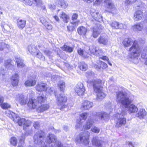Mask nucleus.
I'll return each instance as SVG.
<instances>
[{"instance_id":"nucleus-30","label":"nucleus","mask_w":147,"mask_h":147,"mask_svg":"<svg viewBox=\"0 0 147 147\" xmlns=\"http://www.w3.org/2000/svg\"><path fill=\"white\" fill-rule=\"evenodd\" d=\"M28 50L31 54L35 55V54L38 51L35 46L33 45H30L28 46Z\"/></svg>"},{"instance_id":"nucleus-24","label":"nucleus","mask_w":147,"mask_h":147,"mask_svg":"<svg viewBox=\"0 0 147 147\" xmlns=\"http://www.w3.org/2000/svg\"><path fill=\"white\" fill-rule=\"evenodd\" d=\"M19 77L18 73H15L13 74L11 77L12 84L14 86L18 85L19 81Z\"/></svg>"},{"instance_id":"nucleus-49","label":"nucleus","mask_w":147,"mask_h":147,"mask_svg":"<svg viewBox=\"0 0 147 147\" xmlns=\"http://www.w3.org/2000/svg\"><path fill=\"white\" fill-rule=\"evenodd\" d=\"M35 54H36L37 57L41 60L42 61H45V57L41 53H38V52H37Z\"/></svg>"},{"instance_id":"nucleus-7","label":"nucleus","mask_w":147,"mask_h":147,"mask_svg":"<svg viewBox=\"0 0 147 147\" xmlns=\"http://www.w3.org/2000/svg\"><path fill=\"white\" fill-rule=\"evenodd\" d=\"M105 2L106 4V9L105 12H108L113 14L116 13L117 12V9L112 3L110 0H105Z\"/></svg>"},{"instance_id":"nucleus-38","label":"nucleus","mask_w":147,"mask_h":147,"mask_svg":"<svg viewBox=\"0 0 147 147\" xmlns=\"http://www.w3.org/2000/svg\"><path fill=\"white\" fill-rule=\"evenodd\" d=\"M86 77L88 79L94 78L96 77V75L94 73L91 71L87 72L86 74Z\"/></svg>"},{"instance_id":"nucleus-41","label":"nucleus","mask_w":147,"mask_h":147,"mask_svg":"<svg viewBox=\"0 0 147 147\" xmlns=\"http://www.w3.org/2000/svg\"><path fill=\"white\" fill-rule=\"evenodd\" d=\"M51 147H64L61 143L59 141L55 140V141L52 143L51 145Z\"/></svg>"},{"instance_id":"nucleus-42","label":"nucleus","mask_w":147,"mask_h":147,"mask_svg":"<svg viewBox=\"0 0 147 147\" xmlns=\"http://www.w3.org/2000/svg\"><path fill=\"white\" fill-rule=\"evenodd\" d=\"M62 49L63 51L69 53L72 52L73 50V48L68 46L66 45H64L63 47H62Z\"/></svg>"},{"instance_id":"nucleus-31","label":"nucleus","mask_w":147,"mask_h":147,"mask_svg":"<svg viewBox=\"0 0 147 147\" xmlns=\"http://www.w3.org/2000/svg\"><path fill=\"white\" fill-rule=\"evenodd\" d=\"M36 100L35 99H30L28 104V107L30 109H35L37 105Z\"/></svg>"},{"instance_id":"nucleus-2","label":"nucleus","mask_w":147,"mask_h":147,"mask_svg":"<svg viewBox=\"0 0 147 147\" xmlns=\"http://www.w3.org/2000/svg\"><path fill=\"white\" fill-rule=\"evenodd\" d=\"M123 44L126 47H128L132 44L129 49L130 52L129 56L130 58L136 60V62H134L135 63H138V58L140 55V51L137 41H133L130 38H125L123 41Z\"/></svg>"},{"instance_id":"nucleus-60","label":"nucleus","mask_w":147,"mask_h":147,"mask_svg":"<svg viewBox=\"0 0 147 147\" xmlns=\"http://www.w3.org/2000/svg\"><path fill=\"white\" fill-rule=\"evenodd\" d=\"M44 76L46 78L49 79L51 77V74L50 73H46L44 74Z\"/></svg>"},{"instance_id":"nucleus-47","label":"nucleus","mask_w":147,"mask_h":147,"mask_svg":"<svg viewBox=\"0 0 147 147\" xmlns=\"http://www.w3.org/2000/svg\"><path fill=\"white\" fill-rule=\"evenodd\" d=\"M68 5V4L66 1L63 0H61L59 6H61L62 8L65 9L67 7Z\"/></svg>"},{"instance_id":"nucleus-57","label":"nucleus","mask_w":147,"mask_h":147,"mask_svg":"<svg viewBox=\"0 0 147 147\" xmlns=\"http://www.w3.org/2000/svg\"><path fill=\"white\" fill-rule=\"evenodd\" d=\"M31 122L30 121L27 120L26 121L25 119V122H24V125L26 127H28L31 124Z\"/></svg>"},{"instance_id":"nucleus-51","label":"nucleus","mask_w":147,"mask_h":147,"mask_svg":"<svg viewBox=\"0 0 147 147\" xmlns=\"http://www.w3.org/2000/svg\"><path fill=\"white\" fill-rule=\"evenodd\" d=\"M1 108L3 109H5L9 108L10 107V105L6 103H3L0 104Z\"/></svg>"},{"instance_id":"nucleus-61","label":"nucleus","mask_w":147,"mask_h":147,"mask_svg":"<svg viewBox=\"0 0 147 147\" xmlns=\"http://www.w3.org/2000/svg\"><path fill=\"white\" fill-rule=\"evenodd\" d=\"M33 126L36 129H38L39 127V123L38 122H35L33 124Z\"/></svg>"},{"instance_id":"nucleus-46","label":"nucleus","mask_w":147,"mask_h":147,"mask_svg":"<svg viewBox=\"0 0 147 147\" xmlns=\"http://www.w3.org/2000/svg\"><path fill=\"white\" fill-rule=\"evenodd\" d=\"M46 97L44 96H40L38 97L37 100L38 103H41L45 102L46 100Z\"/></svg>"},{"instance_id":"nucleus-14","label":"nucleus","mask_w":147,"mask_h":147,"mask_svg":"<svg viewBox=\"0 0 147 147\" xmlns=\"http://www.w3.org/2000/svg\"><path fill=\"white\" fill-rule=\"evenodd\" d=\"M75 91L79 96L83 95L85 91L83 84L82 83H78L77 85Z\"/></svg>"},{"instance_id":"nucleus-35","label":"nucleus","mask_w":147,"mask_h":147,"mask_svg":"<svg viewBox=\"0 0 147 147\" xmlns=\"http://www.w3.org/2000/svg\"><path fill=\"white\" fill-rule=\"evenodd\" d=\"M87 31V28L83 26H81L78 28V33L81 35H85Z\"/></svg>"},{"instance_id":"nucleus-9","label":"nucleus","mask_w":147,"mask_h":147,"mask_svg":"<svg viewBox=\"0 0 147 147\" xmlns=\"http://www.w3.org/2000/svg\"><path fill=\"white\" fill-rule=\"evenodd\" d=\"M89 50L91 53L97 56L102 55L103 53L102 49L96 47L94 46H90Z\"/></svg>"},{"instance_id":"nucleus-28","label":"nucleus","mask_w":147,"mask_h":147,"mask_svg":"<svg viewBox=\"0 0 147 147\" xmlns=\"http://www.w3.org/2000/svg\"><path fill=\"white\" fill-rule=\"evenodd\" d=\"M26 21L21 19H18L17 20V26L20 29H22L25 26Z\"/></svg>"},{"instance_id":"nucleus-50","label":"nucleus","mask_w":147,"mask_h":147,"mask_svg":"<svg viewBox=\"0 0 147 147\" xmlns=\"http://www.w3.org/2000/svg\"><path fill=\"white\" fill-rule=\"evenodd\" d=\"M33 0H22V2L26 5L31 6L33 4Z\"/></svg>"},{"instance_id":"nucleus-36","label":"nucleus","mask_w":147,"mask_h":147,"mask_svg":"<svg viewBox=\"0 0 147 147\" xmlns=\"http://www.w3.org/2000/svg\"><path fill=\"white\" fill-rule=\"evenodd\" d=\"M93 123L94 122L91 119H88L86 125L84 126V129H90L91 127L92 126Z\"/></svg>"},{"instance_id":"nucleus-8","label":"nucleus","mask_w":147,"mask_h":147,"mask_svg":"<svg viewBox=\"0 0 147 147\" xmlns=\"http://www.w3.org/2000/svg\"><path fill=\"white\" fill-rule=\"evenodd\" d=\"M125 114V113L123 112L120 114L117 113L116 115V117L117 119L116 123V126L120 127L125 124L126 123V118L124 117Z\"/></svg>"},{"instance_id":"nucleus-59","label":"nucleus","mask_w":147,"mask_h":147,"mask_svg":"<svg viewBox=\"0 0 147 147\" xmlns=\"http://www.w3.org/2000/svg\"><path fill=\"white\" fill-rule=\"evenodd\" d=\"M34 1L38 6L41 5L42 4L41 0H34Z\"/></svg>"},{"instance_id":"nucleus-44","label":"nucleus","mask_w":147,"mask_h":147,"mask_svg":"<svg viewBox=\"0 0 147 147\" xmlns=\"http://www.w3.org/2000/svg\"><path fill=\"white\" fill-rule=\"evenodd\" d=\"M79 67L80 69L83 71H85L88 69L87 65L84 62H82L80 63Z\"/></svg>"},{"instance_id":"nucleus-18","label":"nucleus","mask_w":147,"mask_h":147,"mask_svg":"<svg viewBox=\"0 0 147 147\" xmlns=\"http://www.w3.org/2000/svg\"><path fill=\"white\" fill-rule=\"evenodd\" d=\"M93 103L87 100H85L82 103V107L84 109L87 110L92 107Z\"/></svg>"},{"instance_id":"nucleus-21","label":"nucleus","mask_w":147,"mask_h":147,"mask_svg":"<svg viewBox=\"0 0 147 147\" xmlns=\"http://www.w3.org/2000/svg\"><path fill=\"white\" fill-rule=\"evenodd\" d=\"M132 28L135 31H142L144 28V25L141 22L137 23L132 26Z\"/></svg>"},{"instance_id":"nucleus-26","label":"nucleus","mask_w":147,"mask_h":147,"mask_svg":"<svg viewBox=\"0 0 147 147\" xmlns=\"http://www.w3.org/2000/svg\"><path fill=\"white\" fill-rule=\"evenodd\" d=\"M36 84V81L34 79L32 78L27 80L24 83V85L26 87L33 86Z\"/></svg>"},{"instance_id":"nucleus-11","label":"nucleus","mask_w":147,"mask_h":147,"mask_svg":"<svg viewBox=\"0 0 147 147\" xmlns=\"http://www.w3.org/2000/svg\"><path fill=\"white\" fill-rule=\"evenodd\" d=\"M94 10L91 9L90 10V13L92 18L98 22L96 23V24L97 25V24L100 23L102 21V16L98 12H95Z\"/></svg>"},{"instance_id":"nucleus-37","label":"nucleus","mask_w":147,"mask_h":147,"mask_svg":"<svg viewBox=\"0 0 147 147\" xmlns=\"http://www.w3.org/2000/svg\"><path fill=\"white\" fill-rule=\"evenodd\" d=\"M142 58L146 59L145 64L147 65V46L145 47L143 50L142 54Z\"/></svg>"},{"instance_id":"nucleus-17","label":"nucleus","mask_w":147,"mask_h":147,"mask_svg":"<svg viewBox=\"0 0 147 147\" xmlns=\"http://www.w3.org/2000/svg\"><path fill=\"white\" fill-rule=\"evenodd\" d=\"M92 144L98 147H102L104 142L100 140L98 137H94L92 140Z\"/></svg>"},{"instance_id":"nucleus-15","label":"nucleus","mask_w":147,"mask_h":147,"mask_svg":"<svg viewBox=\"0 0 147 147\" xmlns=\"http://www.w3.org/2000/svg\"><path fill=\"white\" fill-rule=\"evenodd\" d=\"M88 115V113L86 112L83 113L80 115V119L77 121V123L76 126V128H79L81 127L82 123L81 122V120H85L87 118Z\"/></svg>"},{"instance_id":"nucleus-32","label":"nucleus","mask_w":147,"mask_h":147,"mask_svg":"<svg viewBox=\"0 0 147 147\" xmlns=\"http://www.w3.org/2000/svg\"><path fill=\"white\" fill-rule=\"evenodd\" d=\"M97 115L101 120H106L109 118V115L105 113L99 112L97 114Z\"/></svg>"},{"instance_id":"nucleus-55","label":"nucleus","mask_w":147,"mask_h":147,"mask_svg":"<svg viewBox=\"0 0 147 147\" xmlns=\"http://www.w3.org/2000/svg\"><path fill=\"white\" fill-rule=\"evenodd\" d=\"M137 0H126L125 3L127 4H131L134 3Z\"/></svg>"},{"instance_id":"nucleus-52","label":"nucleus","mask_w":147,"mask_h":147,"mask_svg":"<svg viewBox=\"0 0 147 147\" xmlns=\"http://www.w3.org/2000/svg\"><path fill=\"white\" fill-rule=\"evenodd\" d=\"M9 46L4 42L0 43V51H3L5 47H8Z\"/></svg>"},{"instance_id":"nucleus-33","label":"nucleus","mask_w":147,"mask_h":147,"mask_svg":"<svg viewBox=\"0 0 147 147\" xmlns=\"http://www.w3.org/2000/svg\"><path fill=\"white\" fill-rule=\"evenodd\" d=\"M6 116L9 117L12 119L13 121H14V119L17 117L18 115L9 110H7L6 112Z\"/></svg>"},{"instance_id":"nucleus-27","label":"nucleus","mask_w":147,"mask_h":147,"mask_svg":"<svg viewBox=\"0 0 147 147\" xmlns=\"http://www.w3.org/2000/svg\"><path fill=\"white\" fill-rule=\"evenodd\" d=\"M146 114V112L144 109H140L138 113L136 114V116L140 119L144 118Z\"/></svg>"},{"instance_id":"nucleus-62","label":"nucleus","mask_w":147,"mask_h":147,"mask_svg":"<svg viewBox=\"0 0 147 147\" xmlns=\"http://www.w3.org/2000/svg\"><path fill=\"white\" fill-rule=\"evenodd\" d=\"M48 6L49 8L51 10L54 9L56 8L55 5L54 4H49Z\"/></svg>"},{"instance_id":"nucleus-63","label":"nucleus","mask_w":147,"mask_h":147,"mask_svg":"<svg viewBox=\"0 0 147 147\" xmlns=\"http://www.w3.org/2000/svg\"><path fill=\"white\" fill-rule=\"evenodd\" d=\"M103 0H96L94 3V5H99L101 3Z\"/></svg>"},{"instance_id":"nucleus-53","label":"nucleus","mask_w":147,"mask_h":147,"mask_svg":"<svg viewBox=\"0 0 147 147\" xmlns=\"http://www.w3.org/2000/svg\"><path fill=\"white\" fill-rule=\"evenodd\" d=\"M91 130L93 132L98 133L100 131V129L98 127L95 126L92 128Z\"/></svg>"},{"instance_id":"nucleus-12","label":"nucleus","mask_w":147,"mask_h":147,"mask_svg":"<svg viewBox=\"0 0 147 147\" xmlns=\"http://www.w3.org/2000/svg\"><path fill=\"white\" fill-rule=\"evenodd\" d=\"M103 28V27L100 23L97 24V25H96L93 28L92 35L93 37L96 38Z\"/></svg>"},{"instance_id":"nucleus-56","label":"nucleus","mask_w":147,"mask_h":147,"mask_svg":"<svg viewBox=\"0 0 147 147\" xmlns=\"http://www.w3.org/2000/svg\"><path fill=\"white\" fill-rule=\"evenodd\" d=\"M40 20L41 23L44 25L46 24V23H47V22L46 19L43 17L40 18Z\"/></svg>"},{"instance_id":"nucleus-20","label":"nucleus","mask_w":147,"mask_h":147,"mask_svg":"<svg viewBox=\"0 0 147 147\" xmlns=\"http://www.w3.org/2000/svg\"><path fill=\"white\" fill-rule=\"evenodd\" d=\"M35 88L38 91L41 92L45 91L47 89V84L42 83H38L37 84Z\"/></svg>"},{"instance_id":"nucleus-13","label":"nucleus","mask_w":147,"mask_h":147,"mask_svg":"<svg viewBox=\"0 0 147 147\" xmlns=\"http://www.w3.org/2000/svg\"><path fill=\"white\" fill-rule=\"evenodd\" d=\"M57 140V138L56 136L52 134H49L47 136V141L48 143H47V144L46 145L45 143V146H41V147H48L49 146V144L53 143Z\"/></svg>"},{"instance_id":"nucleus-19","label":"nucleus","mask_w":147,"mask_h":147,"mask_svg":"<svg viewBox=\"0 0 147 147\" xmlns=\"http://www.w3.org/2000/svg\"><path fill=\"white\" fill-rule=\"evenodd\" d=\"M143 15V13L141 11H136L134 14L133 19L135 21H138L141 20Z\"/></svg>"},{"instance_id":"nucleus-22","label":"nucleus","mask_w":147,"mask_h":147,"mask_svg":"<svg viewBox=\"0 0 147 147\" xmlns=\"http://www.w3.org/2000/svg\"><path fill=\"white\" fill-rule=\"evenodd\" d=\"M98 42L100 44L104 45H107L108 41V37L107 36H101L98 39Z\"/></svg>"},{"instance_id":"nucleus-3","label":"nucleus","mask_w":147,"mask_h":147,"mask_svg":"<svg viewBox=\"0 0 147 147\" xmlns=\"http://www.w3.org/2000/svg\"><path fill=\"white\" fill-rule=\"evenodd\" d=\"M89 83L92 84L94 90L97 93L96 99L98 101L102 100L106 96V94L103 92V87L101 85L102 81L100 80H92L88 81Z\"/></svg>"},{"instance_id":"nucleus-45","label":"nucleus","mask_w":147,"mask_h":147,"mask_svg":"<svg viewBox=\"0 0 147 147\" xmlns=\"http://www.w3.org/2000/svg\"><path fill=\"white\" fill-rule=\"evenodd\" d=\"M79 54L80 55H82L85 58L88 57V54L86 52H84L83 50L81 49H78L77 51Z\"/></svg>"},{"instance_id":"nucleus-54","label":"nucleus","mask_w":147,"mask_h":147,"mask_svg":"<svg viewBox=\"0 0 147 147\" xmlns=\"http://www.w3.org/2000/svg\"><path fill=\"white\" fill-rule=\"evenodd\" d=\"M44 26L47 29L49 30H51L52 28V25L48 22L46 23Z\"/></svg>"},{"instance_id":"nucleus-64","label":"nucleus","mask_w":147,"mask_h":147,"mask_svg":"<svg viewBox=\"0 0 147 147\" xmlns=\"http://www.w3.org/2000/svg\"><path fill=\"white\" fill-rule=\"evenodd\" d=\"M54 3L56 5H58V6H59L60 5V3L61 2V0H54Z\"/></svg>"},{"instance_id":"nucleus-1","label":"nucleus","mask_w":147,"mask_h":147,"mask_svg":"<svg viewBox=\"0 0 147 147\" xmlns=\"http://www.w3.org/2000/svg\"><path fill=\"white\" fill-rule=\"evenodd\" d=\"M117 102L121 103L125 108L128 109V112L130 113H135L138 110L137 107L133 104L129 105L132 101V100L130 98L127 94L125 92L118 91L116 92Z\"/></svg>"},{"instance_id":"nucleus-43","label":"nucleus","mask_w":147,"mask_h":147,"mask_svg":"<svg viewBox=\"0 0 147 147\" xmlns=\"http://www.w3.org/2000/svg\"><path fill=\"white\" fill-rule=\"evenodd\" d=\"M11 60L10 59H8L5 62V66L7 68L10 69L13 67V65L11 63Z\"/></svg>"},{"instance_id":"nucleus-23","label":"nucleus","mask_w":147,"mask_h":147,"mask_svg":"<svg viewBox=\"0 0 147 147\" xmlns=\"http://www.w3.org/2000/svg\"><path fill=\"white\" fill-rule=\"evenodd\" d=\"M98 64L94 65V67L97 69H105L107 67V65L106 63L101 61H99Z\"/></svg>"},{"instance_id":"nucleus-16","label":"nucleus","mask_w":147,"mask_h":147,"mask_svg":"<svg viewBox=\"0 0 147 147\" xmlns=\"http://www.w3.org/2000/svg\"><path fill=\"white\" fill-rule=\"evenodd\" d=\"M16 100L21 105H23L26 103L28 101V99L26 96L22 94H20L17 96Z\"/></svg>"},{"instance_id":"nucleus-4","label":"nucleus","mask_w":147,"mask_h":147,"mask_svg":"<svg viewBox=\"0 0 147 147\" xmlns=\"http://www.w3.org/2000/svg\"><path fill=\"white\" fill-rule=\"evenodd\" d=\"M57 100V103L59 108L61 110H63L65 108L67 107L65 103L67 101V98L63 94H59L57 97L55 96Z\"/></svg>"},{"instance_id":"nucleus-40","label":"nucleus","mask_w":147,"mask_h":147,"mask_svg":"<svg viewBox=\"0 0 147 147\" xmlns=\"http://www.w3.org/2000/svg\"><path fill=\"white\" fill-rule=\"evenodd\" d=\"M58 86L60 90L63 91L65 87V82L62 80L59 81L58 84Z\"/></svg>"},{"instance_id":"nucleus-6","label":"nucleus","mask_w":147,"mask_h":147,"mask_svg":"<svg viewBox=\"0 0 147 147\" xmlns=\"http://www.w3.org/2000/svg\"><path fill=\"white\" fill-rule=\"evenodd\" d=\"M45 138L44 132L41 130L38 131L36 133L34 136V143L39 145L42 144Z\"/></svg>"},{"instance_id":"nucleus-5","label":"nucleus","mask_w":147,"mask_h":147,"mask_svg":"<svg viewBox=\"0 0 147 147\" xmlns=\"http://www.w3.org/2000/svg\"><path fill=\"white\" fill-rule=\"evenodd\" d=\"M90 133L88 132L85 133H81L77 137L76 140L78 143H82L84 144H88L89 143V137Z\"/></svg>"},{"instance_id":"nucleus-25","label":"nucleus","mask_w":147,"mask_h":147,"mask_svg":"<svg viewBox=\"0 0 147 147\" xmlns=\"http://www.w3.org/2000/svg\"><path fill=\"white\" fill-rule=\"evenodd\" d=\"M49 107V105L48 104L42 105L37 109V111L38 112H42L48 109Z\"/></svg>"},{"instance_id":"nucleus-48","label":"nucleus","mask_w":147,"mask_h":147,"mask_svg":"<svg viewBox=\"0 0 147 147\" xmlns=\"http://www.w3.org/2000/svg\"><path fill=\"white\" fill-rule=\"evenodd\" d=\"M10 142L11 144L13 146H16L17 143V141L15 137H13L10 139Z\"/></svg>"},{"instance_id":"nucleus-58","label":"nucleus","mask_w":147,"mask_h":147,"mask_svg":"<svg viewBox=\"0 0 147 147\" xmlns=\"http://www.w3.org/2000/svg\"><path fill=\"white\" fill-rule=\"evenodd\" d=\"M5 74V72L4 69L2 68L0 69V76L3 77V76Z\"/></svg>"},{"instance_id":"nucleus-10","label":"nucleus","mask_w":147,"mask_h":147,"mask_svg":"<svg viewBox=\"0 0 147 147\" xmlns=\"http://www.w3.org/2000/svg\"><path fill=\"white\" fill-rule=\"evenodd\" d=\"M109 24L113 29H125L127 27L126 26L125 24L115 21H112Z\"/></svg>"},{"instance_id":"nucleus-39","label":"nucleus","mask_w":147,"mask_h":147,"mask_svg":"<svg viewBox=\"0 0 147 147\" xmlns=\"http://www.w3.org/2000/svg\"><path fill=\"white\" fill-rule=\"evenodd\" d=\"M60 17L61 18L65 23H67V20L69 19V17L63 12H61L60 14Z\"/></svg>"},{"instance_id":"nucleus-29","label":"nucleus","mask_w":147,"mask_h":147,"mask_svg":"<svg viewBox=\"0 0 147 147\" xmlns=\"http://www.w3.org/2000/svg\"><path fill=\"white\" fill-rule=\"evenodd\" d=\"M15 60L17 64V66L19 68H22L25 66L23 63V60L20 57L17 56L15 57Z\"/></svg>"},{"instance_id":"nucleus-34","label":"nucleus","mask_w":147,"mask_h":147,"mask_svg":"<svg viewBox=\"0 0 147 147\" xmlns=\"http://www.w3.org/2000/svg\"><path fill=\"white\" fill-rule=\"evenodd\" d=\"M14 121L16 123H18V125L21 126L22 125H24L25 119L24 118L21 119L18 115L17 117L14 119Z\"/></svg>"}]
</instances>
